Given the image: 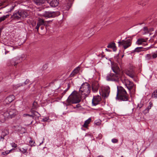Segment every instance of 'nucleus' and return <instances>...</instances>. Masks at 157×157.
<instances>
[{
	"label": "nucleus",
	"mask_w": 157,
	"mask_h": 157,
	"mask_svg": "<svg viewBox=\"0 0 157 157\" xmlns=\"http://www.w3.org/2000/svg\"><path fill=\"white\" fill-rule=\"evenodd\" d=\"M116 98L124 101H128L129 99V95L126 91L121 86H117V92Z\"/></svg>",
	"instance_id": "f257e3e1"
},
{
	"label": "nucleus",
	"mask_w": 157,
	"mask_h": 157,
	"mask_svg": "<svg viewBox=\"0 0 157 157\" xmlns=\"http://www.w3.org/2000/svg\"><path fill=\"white\" fill-rule=\"evenodd\" d=\"M81 100L78 95L77 92L74 91L71 94L66 100V105L69 106L73 104H76L80 102Z\"/></svg>",
	"instance_id": "f03ea898"
},
{
	"label": "nucleus",
	"mask_w": 157,
	"mask_h": 157,
	"mask_svg": "<svg viewBox=\"0 0 157 157\" xmlns=\"http://www.w3.org/2000/svg\"><path fill=\"white\" fill-rule=\"evenodd\" d=\"M29 14L26 10H24L15 11L11 16V18L15 20H21L25 18Z\"/></svg>",
	"instance_id": "7ed1b4c3"
},
{
	"label": "nucleus",
	"mask_w": 157,
	"mask_h": 157,
	"mask_svg": "<svg viewBox=\"0 0 157 157\" xmlns=\"http://www.w3.org/2000/svg\"><path fill=\"white\" fill-rule=\"evenodd\" d=\"M90 92V86L89 84L85 82L82 84L79 89V93L81 95L88 96Z\"/></svg>",
	"instance_id": "20e7f679"
},
{
	"label": "nucleus",
	"mask_w": 157,
	"mask_h": 157,
	"mask_svg": "<svg viewBox=\"0 0 157 157\" xmlns=\"http://www.w3.org/2000/svg\"><path fill=\"white\" fill-rule=\"evenodd\" d=\"M132 38L130 37L129 39L119 41L118 42L119 46L122 45L124 49H127L131 46L132 42Z\"/></svg>",
	"instance_id": "39448f33"
},
{
	"label": "nucleus",
	"mask_w": 157,
	"mask_h": 157,
	"mask_svg": "<svg viewBox=\"0 0 157 157\" xmlns=\"http://www.w3.org/2000/svg\"><path fill=\"white\" fill-rule=\"evenodd\" d=\"M17 113V112L16 109H10L4 113V116L5 117L12 118L14 117Z\"/></svg>",
	"instance_id": "423d86ee"
},
{
	"label": "nucleus",
	"mask_w": 157,
	"mask_h": 157,
	"mask_svg": "<svg viewBox=\"0 0 157 157\" xmlns=\"http://www.w3.org/2000/svg\"><path fill=\"white\" fill-rule=\"evenodd\" d=\"M120 77V75L110 73L107 76L106 80L108 81L118 82Z\"/></svg>",
	"instance_id": "0eeeda50"
},
{
	"label": "nucleus",
	"mask_w": 157,
	"mask_h": 157,
	"mask_svg": "<svg viewBox=\"0 0 157 157\" xmlns=\"http://www.w3.org/2000/svg\"><path fill=\"white\" fill-rule=\"evenodd\" d=\"M60 14L59 12V11H45L43 13V16L45 17H54L58 16Z\"/></svg>",
	"instance_id": "6e6552de"
},
{
	"label": "nucleus",
	"mask_w": 157,
	"mask_h": 157,
	"mask_svg": "<svg viewBox=\"0 0 157 157\" xmlns=\"http://www.w3.org/2000/svg\"><path fill=\"white\" fill-rule=\"evenodd\" d=\"M121 80L123 83L125 84V86L128 90L130 91L134 86L133 83L128 79H124V81L122 80Z\"/></svg>",
	"instance_id": "1a4fd4ad"
},
{
	"label": "nucleus",
	"mask_w": 157,
	"mask_h": 157,
	"mask_svg": "<svg viewBox=\"0 0 157 157\" xmlns=\"http://www.w3.org/2000/svg\"><path fill=\"white\" fill-rule=\"evenodd\" d=\"M110 92V88L109 87L106 86L105 87L102 93V97L104 98H107L109 95Z\"/></svg>",
	"instance_id": "9d476101"
},
{
	"label": "nucleus",
	"mask_w": 157,
	"mask_h": 157,
	"mask_svg": "<svg viewBox=\"0 0 157 157\" xmlns=\"http://www.w3.org/2000/svg\"><path fill=\"white\" fill-rule=\"evenodd\" d=\"M20 58L18 57H16L12 59L10 61V64H8V65H14L15 66H16L17 64L20 62Z\"/></svg>",
	"instance_id": "9b49d317"
},
{
	"label": "nucleus",
	"mask_w": 157,
	"mask_h": 157,
	"mask_svg": "<svg viewBox=\"0 0 157 157\" xmlns=\"http://www.w3.org/2000/svg\"><path fill=\"white\" fill-rule=\"evenodd\" d=\"M101 98L98 95L95 97H94L92 99V104L93 105L96 106L98 105L99 102L100 101Z\"/></svg>",
	"instance_id": "f8f14e48"
},
{
	"label": "nucleus",
	"mask_w": 157,
	"mask_h": 157,
	"mask_svg": "<svg viewBox=\"0 0 157 157\" xmlns=\"http://www.w3.org/2000/svg\"><path fill=\"white\" fill-rule=\"evenodd\" d=\"M47 2L52 7H55L58 6L59 4L58 0H48Z\"/></svg>",
	"instance_id": "ddd939ff"
},
{
	"label": "nucleus",
	"mask_w": 157,
	"mask_h": 157,
	"mask_svg": "<svg viewBox=\"0 0 157 157\" xmlns=\"http://www.w3.org/2000/svg\"><path fill=\"white\" fill-rule=\"evenodd\" d=\"M92 88L94 92H97L99 88V85L98 82H93L92 84Z\"/></svg>",
	"instance_id": "4468645a"
},
{
	"label": "nucleus",
	"mask_w": 157,
	"mask_h": 157,
	"mask_svg": "<svg viewBox=\"0 0 157 157\" xmlns=\"http://www.w3.org/2000/svg\"><path fill=\"white\" fill-rule=\"evenodd\" d=\"M112 68L113 71L114 73L117 74H120V69L119 67L116 65H114L112 66Z\"/></svg>",
	"instance_id": "2eb2a0df"
},
{
	"label": "nucleus",
	"mask_w": 157,
	"mask_h": 157,
	"mask_svg": "<svg viewBox=\"0 0 157 157\" xmlns=\"http://www.w3.org/2000/svg\"><path fill=\"white\" fill-rule=\"evenodd\" d=\"M147 39H144L143 38H139L138 39L136 42V44L138 45L144 44L147 45V44H143L144 42H146L147 40Z\"/></svg>",
	"instance_id": "dca6fc26"
},
{
	"label": "nucleus",
	"mask_w": 157,
	"mask_h": 157,
	"mask_svg": "<svg viewBox=\"0 0 157 157\" xmlns=\"http://www.w3.org/2000/svg\"><path fill=\"white\" fill-rule=\"evenodd\" d=\"M80 70V67H79L75 68L70 74L69 75L70 77H73L76 74L78 73Z\"/></svg>",
	"instance_id": "f3484780"
},
{
	"label": "nucleus",
	"mask_w": 157,
	"mask_h": 157,
	"mask_svg": "<svg viewBox=\"0 0 157 157\" xmlns=\"http://www.w3.org/2000/svg\"><path fill=\"white\" fill-rule=\"evenodd\" d=\"M45 0H33L34 3L38 6L42 5L45 2Z\"/></svg>",
	"instance_id": "a211bd4d"
},
{
	"label": "nucleus",
	"mask_w": 157,
	"mask_h": 157,
	"mask_svg": "<svg viewBox=\"0 0 157 157\" xmlns=\"http://www.w3.org/2000/svg\"><path fill=\"white\" fill-rule=\"evenodd\" d=\"M149 48H144L143 47H137L132 52V53L135 52H140L141 51H143L144 49H145L146 50H147L149 49Z\"/></svg>",
	"instance_id": "6ab92c4d"
},
{
	"label": "nucleus",
	"mask_w": 157,
	"mask_h": 157,
	"mask_svg": "<svg viewBox=\"0 0 157 157\" xmlns=\"http://www.w3.org/2000/svg\"><path fill=\"white\" fill-rule=\"evenodd\" d=\"M14 97L13 95H11L7 97L5 99L6 103H9L12 101L14 99Z\"/></svg>",
	"instance_id": "aec40b11"
},
{
	"label": "nucleus",
	"mask_w": 157,
	"mask_h": 157,
	"mask_svg": "<svg viewBox=\"0 0 157 157\" xmlns=\"http://www.w3.org/2000/svg\"><path fill=\"white\" fill-rule=\"evenodd\" d=\"M126 74L128 76L133 78L134 81H136L135 80V76L133 72L128 71L126 72Z\"/></svg>",
	"instance_id": "412c9836"
},
{
	"label": "nucleus",
	"mask_w": 157,
	"mask_h": 157,
	"mask_svg": "<svg viewBox=\"0 0 157 157\" xmlns=\"http://www.w3.org/2000/svg\"><path fill=\"white\" fill-rule=\"evenodd\" d=\"M91 120V118H90L86 120L82 126L84 128H87L88 126V124L90 123Z\"/></svg>",
	"instance_id": "4be33fe9"
},
{
	"label": "nucleus",
	"mask_w": 157,
	"mask_h": 157,
	"mask_svg": "<svg viewBox=\"0 0 157 157\" xmlns=\"http://www.w3.org/2000/svg\"><path fill=\"white\" fill-rule=\"evenodd\" d=\"M74 1L73 0H69V2H68L66 5V9L67 10H69V9L71 6L73 4V2Z\"/></svg>",
	"instance_id": "5701e85b"
},
{
	"label": "nucleus",
	"mask_w": 157,
	"mask_h": 157,
	"mask_svg": "<svg viewBox=\"0 0 157 157\" xmlns=\"http://www.w3.org/2000/svg\"><path fill=\"white\" fill-rule=\"evenodd\" d=\"M45 22L44 20L41 18H40L39 19L38 22L37 23V24L38 25L40 26L42 25H45Z\"/></svg>",
	"instance_id": "b1692460"
},
{
	"label": "nucleus",
	"mask_w": 157,
	"mask_h": 157,
	"mask_svg": "<svg viewBox=\"0 0 157 157\" xmlns=\"http://www.w3.org/2000/svg\"><path fill=\"white\" fill-rule=\"evenodd\" d=\"M9 134L8 130L7 129H5L3 130L2 133V134L3 136L5 137L6 136Z\"/></svg>",
	"instance_id": "393cba45"
},
{
	"label": "nucleus",
	"mask_w": 157,
	"mask_h": 157,
	"mask_svg": "<svg viewBox=\"0 0 157 157\" xmlns=\"http://www.w3.org/2000/svg\"><path fill=\"white\" fill-rule=\"evenodd\" d=\"M10 15L7 14L6 15H4L3 16L0 17V22L5 20L6 18H7Z\"/></svg>",
	"instance_id": "a878e982"
},
{
	"label": "nucleus",
	"mask_w": 157,
	"mask_h": 157,
	"mask_svg": "<svg viewBox=\"0 0 157 157\" xmlns=\"http://www.w3.org/2000/svg\"><path fill=\"white\" fill-rule=\"evenodd\" d=\"M145 57L146 59L148 60L153 59L152 54H147L146 55Z\"/></svg>",
	"instance_id": "bb28decb"
},
{
	"label": "nucleus",
	"mask_w": 157,
	"mask_h": 157,
	"mask_svg": "<svg viewBox=\"0 0 157 157\" xmlns=\"http://www.w3.org/2000/svg\"><path fill=\"white\" fill-rule=\"evenodd\" d=\"M19 150V151L21 152H22L23 153L25 154V153H27V148H21L18 147Z\"/></svg>",
	"instance_id": "cd10ccee"
},
{
	"label": "nucleus",
	"mask_w": 157,
	"mask_h": 157,
	"mask_svg": "<svg viewBox=\"0 0 157 157\" xmlns=\"http://www.w3.org/2000/svg\"><path fill=\"white\" fill-rule=\"evenodd\" d=\"M37 108V102L36 101H34L33 104L32 109H34Z\"/></svg>",
	"instance_id": "c85d7f7f"
},
{
	"label": "nucleus",
	"mask_w": 157,
	"mask_h": 157,
	"mask_svg": "<svg viewBox=\"0 0 157 157\" xmlns=\"http://www.w3.org/2000/svg\"><path fill=\"white\" fill-rule=\"evenodd\" d=\"M115 44L114 43H111L109 44L107 48H112L113 47H114L115 46Z\"/></svg>",
	"instance_id": "c756f323"
},
{
	"label": "nucleus",
	"mask_w": 157,
	"mask_h": 157,
	"mask_svg": "<svg viewBox=\"0 0 157 157\" xmlns=\"http://www.w3.org/2000/svg\"><path fill=\"white\" fill-rule=\"evenodd\" d=\"M152 97L153 98H157V90H155L152 94Z\"/></svg>",
	"instance_id": "7c9ffc66"
},
{
	"label": "nucleus",
	"mask_w": 157,
	"mask_h": 157,
	"mask_svg": "<svg viewBox=\"0 0 157 157\" xmlns=\"http://www.w3.org/2000/svg\"><path fill=\"white\" fill-rule=\"evenodd\" d=\"M151 107L148 106V107L144 110V113H148L149 110L151 109Z\"/></svg>",
	"instance_id": "2f4dec72"
},
{
	"label": "nucleus",
	"mask_w": 157,
	"mask_h": 157,
	"mask_svg": "<svg viewBox=\"0 0 157 157\" xmlns=\"http://www.w3.org/2000/svg\"><path fill=\"white\" fill-rule=\"evenodd\" d=\"M30 82V81L29 79H27L25 81L24 83L21 85L22 86H24L25 85L28 84Z\"/></svg>",
	"instance_id": "473e14b6"
},
{
	"label": "nucleus",
	"mask_w": 157,
	"mask_h": 157,
	"mask_svg": "<svg viewBox=\"0 0 157 157\" xmlns=\"http://www.w3.org/2000/svg\"><path fill=\"white\" fill-rule=\"evenodd\" d=\"M28 116L32 118L33 119H34V116L33 115H30L28 114H25L23 115V116L26 117Z\"/></svg>",
	"instance_id": "72a5a7b5"
},
{
	"label": "nucleus",
	"mask_w": 157,
	"mask_h": 157,
	"mask_svg": "<svg viewBox=\"0 0 157 157\" xmlns=\"http://www.w3.org/2000/svg\"><path fill=\"white\" fill-rule=\"evenodd\" d=\"M14 127L16 129V130L18 131H19L21 130V127L20 126L17 125L14 126Z\"/></svg>",
	"instance_id": "f704fd0d"
},
{
	"label": "nucleus",
	"mask_w": 157,
	"mask_h": 157,
	"mask_svg": "<svg viewBox=\"0 0 157 157\" xmlns=\"http://www.w3.org/2000/svg\"><path fill=\"white\" fill-rule=\"evenodd\" d=\"M34 117L35 116L37 118H39L40 116V115L38 112H36L34 113Z\"/></svg>",
	"instance_id": "c9c22d12"
},
{
	"label": "nucleus",
	"mask_w": 157,
	"mask_h": 157,
	"mask_svg": "<svg viewBox=\"0 0 157 157\" xmlns=\"http://www.w3.org/2000/svg\"><path fill=\"white\" fill-rule=\"evenodd\" d=\"M153 59H155L157 57V53H152Z\"/></svg>",
	"instance_id": "e433bc0d"
},
{
	"label": "nucleus",
	"mask_w": 157,
	"mask_h": 157,
	"mask_svg": "<svg viewBox=\"0 0 157 157\" xmlns=\"http://www.w3.org/2000/svg\"><path fill=\"white\" fill-rule=\"evenodd\" d=\"M6 2V0L5 1L1 2H0V6H2L5 5V3Z\"/></svg>",
	"instance_id": "4c0bfd02"
},
{
	"label": "nucleus",
	"mask_w": 157,
	"mask_h": 157,
	"mask_svg": "<svg viewBox=\"0 0 157 157\" xmlns=\"http://www.w3.org/2000/svg\"><path fill=\"white\" fill-rule=\"evenodd\" d=\"M49 119V118L48 117H46L43 119L42 121L43 122H46L47 121H48Z\"/></svg>",
	"instance_id": "58836bf2"
},
{
	"label": "nucleus",
	"mask_w": 157,
	"mask_h": 157,
	"mask_svg": "<svg viewBox=\"0 0 157 157\" xmlns=\"http://www.w3.org/2000/svg\"><path fill=\"white\" fill-rule=\"evenodd\" d=\"M143 106V104L140 103V104H138L137 105V108H139V109H140Z\"/></svg>",
	"instance_id": "ea45409f"
},
{
	"label": "nucleus",
	"mask_w": 157,
	"mask_h": 157,
	"mask_svg": "<svg viewBox=\"0 0 157 157\" xmlns=\"http://www.w3.org/2000/svg\"><path fill=\"white\" fill-rule=\"evenodd\" d=\"M11 145L13 147H14V148H15L17 147V144L14 143H12L11 144Z\"/></svg>",
	"instance_id": "a19ab883"
},
{
	"label": "nucleus",
	"mask_w": 157,
	"mask_h": 157,
	"mask_svg": "<svg viewBox=\"0 0 157 157\" xmlns=\"http://www.w3.org/2000/svg\"><path fill=\"white\" fill-rule=\"evenodd\" d=\"M118 140L117 139H112V142L114 143H117L118 142Z\"/></svg>",
	"instance_id": "79ce46f5"
},
{
	"label": "nucleus",
	"mask_w": 157,
	"mask_h": 157,
	"mask_svg": "<svg viewBox=\"0 0 157 157\" xmlns=\"http://www.w3.org/2000/svg\"><path fill=\"white\" fill-rule=\"evenodd\" d=\"M15 5H14V6H12L11 7V8H10V10H9V11H8V12H11V11L12 10H13V9H14V7H15Z\"/></svg>",
	"instance_id": "37998d69"
},
{
	"label": "nucleus",
	"mask_w": 157,
	"mask_h": 157,
	"mask_svg": "<svg viewBox=\"0 0 157 157\" xmlns=\"http://www.w3.org/2000/svg\"><path fill=\"white\" fill-rule=\"evenodd\" d=\"M40 27V26L39 25H38L37 24L36 26V29L37 30V32H38L39 29Z\"/></svg>",
	"instance_id": "c03bdc74"
},
{
	"label": "nucleus",
	"mask_w": 157,
	"mask_h": 157,
	"mask_svg": "<svg viewBox=\"0 0 157 157\" xmlns=\"http://www.w3.org/2000/svg\"><path fill=\"white\" fill-rule=\"evenodd\" d=\"M33 141L32 140H31L29 141V143L31 145H33V146H35V145L34 144L35 143V142H33Z\"/></svg>",
	"instance_id": "a18cd8bd"
},
{
	"label": "nucleus",
	"mask_w": 157,
	"mask_h": 157,
	"mask_svg": "<svg viewBox=\"0 0 157 157\" xmlns=\"http://www.w3.org/2000/svg\"><path fill=\"white\" fill-rule=\"evenodd\" d=\"M8 48H10L12 50H13L14 48V47H13L11 46H8Z\"/></svg>",
	"instance_id": "49530a36"
},
{
	"label": "nucleus",
	"mask_w": 157,
	"mask_h": 157,
	"mask_svg": "<svg viewBox=\"0 0 157 157\" xmlns=\"http://www.w3.org/2000/svg\"><path fill=\"white\" fill-rule=\"evenodd\" d=\"M47 67V66L46 64H45L43 66V68L44 70L46 69Z\"/></svg>",
	"instance_id": "de8ad7c7"
},
{
	"label": "nucleus",
	"mask_w": 157,
	"mask_h": 157,
	"mask_svg": "<svg viewBox=\"0 0 157 157\" xmlns=\"http://www.w3.org/2000/svg\"><path fill=\"white\" fill-rule=\"evenodd\" d=\"M12 150V149H11V150H10V151H5V152H6V155H7L8 154H9L10 153V151H11Z\"/></svg>",
	"instance_id": "09e8293b"
},
{
	"label": "nucleus",
	"mask_w": 157,
	"mask_h": 157,
	"mask_svg": "<svg viewBox=\"0 0 157 157\" xmlns=\"http://www.w3.org/2000/svg\"><path fill=\"white\" fill-rule=\"evenodd\" d=\"M149 107H151L153 105V104L151 102H150L149 103Z\"/></svg>",
	"instance_id": "8fccbe9b"
},
{
	"label": "nucleus",
	"mask_w": 157,
	"mask_h": 157,
	"mask_svg": "<svg viewBox=\"0 0 157 157\" xmlns=\"http://www.w3.org/2000/svg\"><path fill=\"white\" fill-rule=\"evenodd\" d=\"M31 112L33 113V115H34V113L36 112V111L33 110L32 109L31 110Z\"/></svg>",
	"instance_id": "3c124183"
},
{
	"label": "nucleus",
	"mask_w": 157,
	"mask_h": 157,
	"mask_svg": "<svg viewBox=\"0 0 157 157\" xmlns=\"http://www.w3.org/2000/svg\"><path fill=\"white\" fill-rule=\"evenodd\" d=\"M4 137H4V136H3L2 135H1V137H0V140H1V139H2V141H3L4 139Z\"/></svg>",
	"instance_id": "603ef678"
},
{
	"label": "nucleus",
	"mask_w": 157,
	"mask_h": 157,
	"mask_svg": "<svg viewBox=\"0 0 157 157\" xmlns=\"http://www.w3.org/2000/svg\"><path fill=\"white\" fill-rule=\"evenodd\" d=\"M70 84L69 83H68L67 84V89H66L68 90V89H69L70 88Z\"/></svg>",
	"instance_id": "864d4df0"
},
{
	"label": "nucleus",
	"mask_w": 157,
	"mask_h": 157,
	"mask_svg": "<svg viewBox=\"0 0 157 157\" xmlns=\"http://www.w3.org/2000/svg\"><path fill=\"white\" fill-rule=\"evenodd\" d=\"M81 106L79 104H77L76 105V106L75 107H74V108H78L80 107Z\"/></svg>",
	"instance_id": "5fc2aeb1"
},
{
	"label": "nucleus",
	"mask_w": 157,
	"mask_h": 157,
	"mask_svg": "<svg viewBox=\"0 0 157 157\" xmlns=\"http://www.w3.org/2000/svg\"><path fill=\"white\" fill-rule=\"evenodd\" d=\"M67 91V90L66 89L62 93V94L63 95H64L66 93V92Z\"/></svg>",
	"instance_id": "6e6d98bb"
},
{
	"label": "nucleus",
	"mask_w": 157,
	"mask_h": 157,
	"mask_svg": "<svg viewBox=\"0 0 157 157\" xmlns=\"http://www.w3.org/2000/svg\"><path fill=\"white\" fill-rule=\"evenodd\" d=\"M5 54H7L9 52V51H8L7 50H6V48L5 49Z\"/></svg>",
	"instance_id": "4d7b16f0"
},
{
	"label": "nucleus",
	"mask_w": 157,
	"mask_h": 157,
	"mask_svg": "<svg viewBox=\"0 0 157 157\" xmlns=\"http://www.w3.org/2000/svg\"><path fill=\"white\" fill-rule=\"evenodd\" d=\"M144 29L145 31H147L148 30V28L147 27H144Z\"/></svg>",
	"instance_id": "13d9d810"
},
{
	"label": "nucleus",
	"mask_w": 157,
	"mask_h": 157,
	"mask_svg": "<svg viewBox=\"0 0 157 157\" xmlns=\"http://www.w3.org/2000/svg\"><path fill=\"white\" fill-rule=\"evenodd\" d=\"M113 48V51H115L116 50V48L115 47V46L114 47H113V48Z\"/></svg>",
	"instance_id": "bf43d9fd"
},
{
	"label": "nucleus",
	"mask_w": 157,
	"mask_h": 157,
	"mask_svg": "<svg viewBox=\"0 0 157 157\" xmlns=\"http://www.w3.org/2000/svg\"><path fill=\"white\" fill-rule=\"evenodd\" d=\"M6 152H5V151L3 152L2 153V155H6Z\"/></svg>",
	"instance_id": "052dcab7"
},
{
	"label": "nucleus",
	"mask_w": 157,
	"mask_h": 157,
	"mask_svg": "<svg viewBox=\"0 0 157 157\" xmlns=\"http://www.w3.org/2000/svg\"><path fill=\"white\" fill-rule=\"evenodd\" d=\"M11 4H9V5H6L5 6L3 7H2V8H1L0 9H2L3 8H5L6 6H11Z\"/></svg>",
	"instance_id": "680f3d73"
},
{
	"label": "nucleus",
	"mask_w": 157,
	"mask_h": 157,
	"mask_svg": "<svg viewBox=\"0 0 157 157\" xmlns=\"http://www.w3.org/2000/svg\"><path fill=\"white\" fill-rule=\"evenodd\" d=\"M40 28L41 30H43L44 29V27L43 26H42Z\"/></svg>",
	"instance_id": "e2e57ef3"
},
{
	"label": "nucleus",
	"mask_w": 157,
	"mask_h": 157,
	"mask_svg": "<svg viewBox=\"0 0 157 157\" xmlns=\"http://www.w3.org/2000/svg\"><path fill=\"white\" fill-rule=\"evenodd\" d=\"M2 29L1 28L0 29V34H1V33L2 32Z\"/></svg>",
	"instance_id": "0e129e2a"
},
{
	"label": "nucleus",
	"mask_w": 157,
	"mask_h": 157,
	"mask_svg": "<svg viewBox=\"0 0 157 157\" xmlns=\"http://www.w3.org/2000/svg\"><path fill=\"white\" fill-rule=\"evenodd\" d=\"M105 50L107 51H111L109 49H108L107 48L105 49Z\"/></svg>",
	"instance_id": "69168bd1"
},
{
	"label": "nucleus",
	"mask_w": 157,
	"mask_h": 157,
	"mask_svg": "<svg viewBox=\"0 0 157 157\" xmlns=\"http://www.w3.org/2000/svg\"><path fill=\"white\" fill-rule=\"evenodd\" d=\"M139 4H140V5H141V4H142V6H144V4H142H142L140 3Z\"/></svg>",
	"instance_id": "338daca9"
},
{
	"label": "nucleus",
	"mask_w": 157,
	"mask_h": 157,
	"mask_svg": "<svg viewBox=\"0 0 157 157\" xmlns=\"http://www.w3.org/2000/svg\"><path fill=\"white\" fill-rule=\"evenodd\" d=\"M146 33H147V32H145V33H144V34H145Z\"/></svg>",
	"instance_id": "774afa93"
}]
</instances>
